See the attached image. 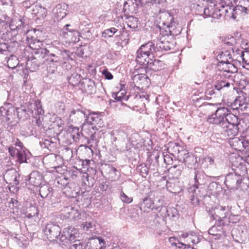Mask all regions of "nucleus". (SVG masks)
Masks as SVG:
<instances>
[{"instance_id": "1", "label": "nucleus", "mask_w": 249, "mask_h": 249, "mask_svg": "<svg viewBox=\"0 0 249 249\" xmlns=\"http://www.w3.org/2000/svg\"><path fill=\"white\" fill-rule=\"evenodd\" d=\"M70 57L69 51L65 49L61 50L58 47L50 46V53L47 59L50 63V66L47 67L48 72L50 73H54L58 65L69 60Z\"/></svg>"}, {"instance_id": "2", "label": "nucleus", "mask_w": 249, "mask_h": 249, "mask_svg": "<svg viewBox=\"0 0 249 249\" xmlns=\"http://www.w3.org/2000/svg\"><path fill=\"white\" fill-rule=\"evenodd\" d=\"M103 123L101 113L92 112L88 115L81 127L82 130L90 135V139L88 142L89 144L94 140L96 131L98 130V128L103 127Z\"/></svg>"}, {"instance_id": "3", "label": "nucleus", "mask_w": 249, "mask_h": 249, "mask_svg": "<svg viewBox=\"0 0 249 249\" xmlns=\"http://www.w3.org/2000/svg\"><path fill=\"white\" fill-rule=\"evenodd\" d=\"M43 44L39 40H34L29 44V47L32 50L31 52L36 58L41 60V62L47 61L50 53V46L48 49L42 48Z\"/></svg>"}, {"instance_id": "4", "label": "nucleus", "mask_w": 249, "mask_h": 249, "mask_svg": "<svg viewBox=\"0 0 249 249\" xmlns=\"http://www.w3.org/2000/svg\"><path fill=\"white\" fill-rule=\"evenodd\" d=\"M227 113H228V108L225 107H219L214 114L208 117V122L211 124H220L222 126L224 125L223 124H225V118Z\"/></svg>"}, {"instance_id": "5", "label": "nucleus", "mask_w": 249, "mask_h": 249, "mask_svg": "<svg viewBox=\"0 0 249 249\" xmlns=\"http://www.w3.org/2000/svg\"><path fill=\"white\" fill-rule=\"evenodd\" d=\"M242 180V176L236 173H231L226 177L225 184L229 189L237 190L239 188Z\"/></svg>"}, {"instance_id": "6", "label": "nucleus", "mask_w": 249, "mask_h": 249, "mask_svg": "<svg viewBox=\"0 0 249 249\" xmlns=\"http://www.w3.org/2000/svg\"><path fill=\"white\" fill-rule=\"evenodd\" d=\"M45 234L50 240L58 239L60 235L61 228L53 223H48L43 230Z\"/></svg>"}, {"instance_id": "7", "label": "nucleus", "mask_w": 249, "mask_h": 249, "mask_svg": "<svg viewBox=\"0 0 249 249\" xmlns=\"http://www.w3.org/2000/svg\"><path fill=\"white\" fill-rule=\"evenodd\" d=\"M232 54H231L228 51L222 52L221 54H219V58H222L224 56H229V59L231 60V62L236 61L241 63L243 50L236 48H232Z\"/></svg>"}, {"instance_id": "8", "label": "nucleus", "mask_w": 249, "mask_h": 249, "mask_svg": "<svg viewBox=\"0 0 249 249\" xmlns=\"http://www.w3.org/2000/svg\"><path fill=\"white\" fill-rule=\"evenodd\" d=\"M20 177L19 174L15 169L7 170L4 175L3 178L7 183L12 186L19 184L18 178Z\"/></svg>"}, {"instance_id": "9", "label": "nucleus", "mask_w": 249, "mask_h": 249, "mask_svg": "<svg viewBox=\"0 0 249 249\" xmlns=\"http://www.w3.org/2000/svg\"><path fill=\"white\" fill-rule=\"evenodd\" d=\"M86 112L81 109L72 110L70 115V120L75 124H79L87 118Z\"/></svg>"}, {"instance_id": "10", "label": "nucleus", "mask_w": 249, "mask_h": 249, "mask_svg": "<svg viewBox=\"0 0 249 249\" xmlns=\"http://www.w3.org/2000/svg\"><path fill=\"white\" fill-rule=\"evenodd\" d=\"M150 196L153 198V204L155 210H158L162 208L164 202V197L161 195L159 191H152L150 192Z\"/></svg>"}, {"instance_id": "11", "label": "nucleus", "mask_w": 249, "mask_h": 249, "mask_svg": "<svg viewBox=\"0 0 249 249\" xmlns=\"http://www.w3.org/2000/svg\"><path fill=\"white\" fill-rule=\"evenodd\" d=\"M205 174L201 170H195V184L193 187L189 188V191L196 193V189H199V186L204 184Z\"/></svg>"}, {"instance_id": "12", "label": "nucleus", "mask_w": 249, "mask_h": 249, "mask_svg": "<svg viewBox=\"0 0 249 249\" xmlns=\"http://www.w3.org/2000/svg\"><path fill=\"white\" fill-rule=\"evenodd\" d=\"M182 154L178 156V159L182 161L188 168H192V166L196 162V158L193 155H189L186 150L182 151Z\"/></svg>"}, {"instance_id": "13", "label": "nucleus", "mask_w": 249, "mask_h": 249, "mask_svg": "<svg viewBox=\"0 0 249 249\" xmlns=\"http://www.w3.org/2000/svg\"><path fill=\"white\" fill-rule=\"evenodd\" d=\"M157 45L161 49L170 50L174 47V40L169 36H163L160 38Z\"/></svg>"}, {"instance_id": "14", "label": "nucleus", "mask_w": 249, "mask_h": 249, "mask_svg": "<svg viewBox=\"0 0 249 249\" xmlns=\"http://www.w3.org/2000/svg\"><path fill=\"white\" fill-rule=\"evenodd\" d=\"M33 58L31 59H29L26 63L27 68L30 70L31 71H34L37 70L38 67L40 65L46 64L48 66H50L49 62L48 61H44L41 62V60L36 58V57L33 55Z\"/></svg>"}, {"instance_id": "15", "label": "nucleus", "mask_w": 249, "mask_h": 249, "mask_svg": "<svg viewBox=\"0 0 249 249\" xmlns=\"http://www.w3.org/2000/svg\"><path fill=\"white\" fill-rule=\"evenodd\" d=\"M68 8V5L65 3H62L56 5L53 10L55 18L58 20L63 19L67 14V12Z\"/></svg>"}, {"instance_id": "16", "label": "nucleus", "mask_w": 249, "mask_h": 249, "mask_svg": "<svg viewBox=\"0 0 249 249\" xmlns=\"http://www.w3.org/2000/svg\"><path fill=\"white\" fill-rule=\"evenodd\" d=\"M16 111L15 108L10 104H4L3 106L0 107V112L2 115L6 116V120L8 121L12 118V116L15 115Z\"/></svg>"}, {"instance_id": "17", "label": "nucleus", "mask_w": 249, "mask_h": 249, "mask_svg": "<svg viewBox=\"0 0 249 249\" xmlns=\"http://www.w3.org/2000/svg\"><path fill=\"white\" fill-rule=\"evenodd\" d=\"M231 208L229 206H218L216 209V213L214 219L218 221H222L227 217L230 212Z\"/></svg>"}, {"instance_id": "18", "label": "nucleus", "mask_w": 249, "mask_h": 249, "mask_svg": "<svg viewBox=\"0 0 249 249\" xmlns=\"http://www.w3.org/2000/svg\"><path fill=\"white\" fill-rule=\"evenodd\" d=\"M228 59L226 60H221L218 64L219 67L224 72L227 74L233 73V71L235 69L234 64L231 63Z\"/></svg>"}, {"instance_id": "19", "label": "nucleus", "mask_w": 249, "mask_h": 249, "mask_svg": "<svg viewBox=\"0 0 249 249\" xmlns=\"http://www.w3.org/2000/svg\"><path fill=\"white\" fill-rule=\"evenodd\" d=\"M152 198H151V196H150L149 193L148 197L144 198L142 202L140 203V209L141 210H143L144 212H147L149 210H154L155 208Z\"/></svg>"}, {"instance_id": "20", "label": "nucleus", "mask_w": 249, "mask_h": 249, "mask_svg": "<svg viewBox=\"0 0 249 249\" xmlns=\"http://www.w3.org/2000/svg\"><path fill=\"white\" fill-rule=\"evenodd\" d=\"M231 10V8H230ZM248 9L242 5H237L231 9V16H229L233 19H236L238 17L247 14Z\"/></svg>"}, {"instance_id": "21", "label": "nucleus", "mask_w": 249, "mask_h": 249, "mask_svg": "<svg viewBox=\"0 0 249 249\" xmlns=\"http://www.w3.org/2000/svg\"><path fill=\"white\" fill-rule=\"evenodd\" d=\"M139 49L141 50L142 52L148 54L150 57L153 58L155 57V47L153 42H148L142 45Z\"/></svg>"}, {"instance_id": "22", "label": "nucleus", "mask_w": 249, "mask_h": 249, "mask_svg": "<svg viewBox=\"0 0 249 249\" xmlns=\"http://www.w3.org/2000/svg\"><path fill=\"white\" fill-rule=\"evenodd\" d=\"M153 58L148 55V54L142 52L141 50L138 49L137 52L136 61L142 65H146L148 64L149 60Z\"/></svg>"}, {"instance_id": "23", "label": "nucleus", "mask_w": 249, "mask_h": 249, "mask_svg": "<svg viewBox=\"0 0 249 249\" xmlns=\"http://www.w3.org/2000/svg\"><path fill=\"white\" fill-rule=\"evenodd\" d=\"M167 150L169 153L174 156H177L178 158L179 155L182 154V151L185 150L178 143H169Z\"/></svg>"}, {"instance_id": "24", "label": "nucleus", "mask_w": 249, "mask_h": 249, "mask_svg": "<svg viewBox=\"0 0 249 249\" xmlns=\"http://www.w3.org/2000/svg\"><path fill=\"white\" fill-rule=\"evenodd\" d=\"M42 176L38 172L34 171L29 176V182L34 186H37L41 184Z\"/></svg>"}, {"instance_id": "25", "label": "nucleus", "mask_w": 249, "mask_h": 249, "mask_svg": "<svg viewBox=\"0 0 249 249\" xmlns=\"http://www.w3.org/2000/svg\"><path fill=\"white\" fill-rule=\"evenodd\" d=\"M222 126L223 131L226 134L231 138L235 136L238 133L237 125H233L232 124H227L226 123L223 124Z\"/></svg>"}, {"instance_id": "26", "label": "nucleus", "mask_w": 249, "mask_h": 249, "mask_svg": "<svg viewBox=\"0 0 249 249\" xmlns=\"http://www.w3.org/2000/svg\"><path fill=\"white\" fill-rule=\"evenodd\" d=\"M164 16L167 19V20L163 22V24L164 25L167 26V27L170 29L169 31L171 33L175 29L176 26L177 24L175 21L174 18L169 13L165 14Z\"/></svg>"}, {"instance_id": "27", "label": "nucleus", "mask_w": 249, "mask_h": 249, "mask_svg": "<svg viewBox=\"0 0 249 249\" xmlns=\"http://www.w3.org/2000/svg\"><path fill=\"white\" fill-rule=\"evenodd\" d=\"M83 85V89L86 92L92 94L95 89V83L91 79H86L85 81L82 83Z\"/></svg>"}, {"instance_id": "28", "label": "nucleus", "mask_w": 249, "mask_h": 249, "mask_svg": "<svg viewBox=\"0 0 249 249\" xmlns=\"http://www.w3.org/2000/svg\"><path fill=\"white\" fill-rule=\"evenodd\" d=\"M163 62L159 60L151 59L148 62V64H146L148 68L154 71H158L161 69L163 66Z\"/></svg>"}, {"instance_id": "29", "label": "nucleus", "mask_w": 249, "mask_h": 249, "mask_svg": "<svg viewBox=\"0 0 249 249\" xmlns=\"http://www.w3.org/2000/svg\"><path fill=\"white\" fill-rule=\"evenodd\" d=\"M230 110L228 109V113L225 118V122L227 124H232L233 125H238L239 124L238 117L230 113Z\"/></svg>"}, {"instance_id": "30", "label": "nucleus", "mask_w": 249, "mask_h": 249, "mask_svg": "<svg viewBox=\"0 0 249 249\" xmlns=\"http://www.w3.org/2000/svg\"><path fill=\"white\" fill-rule=\"evenodd\" d=\"M93 245L96 247L95 249H105L106 244L105 241L101 237H95L91 239Z\"/></svg>"}, {"instance_id": "31", "label": "nucleus", "mask_w": 249, "mask_h": 249, "mask_svg": "<svg viewBox=\"0 0 249 249\" xmlns=\"http://www.w3.org/2000/svg\"><path fill=\"white\" fill-rule=\"evenodd\" d=\"M197 190L198 189H196V193L194 192L189 191V193L191 194L190 196L191 203L194 206H198L199 204V196L201 197V196L199 195V193H200V191Z\"/></svg>"}, {"instance_id": "32", "label": "nucleus", "mask_w": 249, "mask_h": 249, "mask_svg": "<svg viewBox=\"0 0 249 249\" xmlns=\"http://www.w3.org/2000/svg\"><path fill=\"white\" fill-rule=\"evenodd\" d=\"M53 190L52 187L48 185H42L39 189V194L42 198L47 197Z\"/></svg>"}, {"instance_id": "33", "label": "nucleus", "mask_w": 249, "mask_h": 249, "mask_svg": "<svg viewBox=\"0 0 249 249\" xmlns=\"http://www.w3.org/2000/svg\"><path fill=\"white\" fill-rule=\"evenodd\" d=\"M16 113L18 118L19 119L25 120L29 117V114L26 108L24 107H20L17 108L16 109Z\"/></svg>"}, {"instance_id": "34", "label": "nucleus", "mask_w": 249, "mask_h": 249, "mask_svg": "<svg viewBox=\"0 0 249 249\" xmlns=\"http://www.w3.org/2000/svg\"><path fill=\"white\" fill-rule=\"evenodd\" d=\"M81 77L80 74L74 73H73L69 78V82L73 86H76L80 83Z\"/></svg>"}, {"instance_id": "35", "label": "nucleus", "mask_w": 249, "mask_h": 249, "mask_svg": "<svg viewBox=\"0 0 249 249\" xmlns=\"http://www.w3.org/2000/svg\"><path fill=\"white\" fill-rule=\"evenodd\" d=\"M71 133V137L72 138L74 141H77L80 138V132L78 127L71 126L69 129Z\"/></svg>"}, {"instance_id": "36", "label": "nucleus", "mask_w": 249, "mask_h": 249, "mask_svg": "<svg viewBox=\"0 0 249 249\" xmlns=\"http://www.w3.org/2000/svg\"><path fill=\"white\" fill-rule=\"evenodd\" d=\"M127 26L133 29H136L138 26V19L134 17H129L128 18Z\"/></svg>"}, {"instance_id": "37", "label": "nucleus", "mask_w": 249, "mask_h": 249, "mask_svg": "<svg viewBox=\"0 0 249 249\" xmlns=\"http://www.w3.org/2000/svg\"><path fill=\"white\" fill-rule=\"evenodd\" d=\"M117 32L118 30L114 27L106 29L102 32V37L104 38L111 37Z\"/></svg>"}, {"instance_id": "38", "label": "nucleus", "mask_w": 249, "mask_h": 249, "mask_svg": "<svg viewBox=\"0 0 249 249\" xmlns=\"http://www.w3.org/2000/svg\"><path fill=\"white\" fill-rule=\"evenodd\" d=\"M230 83L227 81L220 80L217 82L215 85H214V88L217 91H219L225 88L229 87Z\"/></svg>"}, {"instance_id": "39", "label": "nucleus", "mask_w": 249, "mask_h": 249, "mask_svg": "<svg viewBox=\"0 0 249 249\" xmlns=\"http://www.w3.org/2000/svg\"><path fill=\"white\" fill-rule=\"evenodd\" d=\"M114 98L118 101H121L122 100L126 101L128 99V96L126 95L125 90L122 89L115 94Z\"/></svg>"}, {"instance_id": "40", "label": "nucleus", "mask_w": 249, "mask_h": 249, "mask_svg": "<svg viewBox=\"0 0 249 249\" xmlns=\"http://www.w3.org/2000/svg\"><path fill=\"white\" fill-rule=\"evenodd\" d=\"M18 64V59L16 56L11 55L7 60V66L11 69L15 68Z\"/></svg>"}, {"instance_id": "41", "label": "nucleus", "mask_w": 249, "mask_h": 249, "mask_svg": "<svg viewBox=\"0 0 249 249\" xmlns=\"http://www.w3.org/2000/svg\"><path fill=\"white\" fill-rule=\"evenodd\" d=\"M224 10L227 12V9H224V7L221 9L217 7L214 8V9H213L212 17L214 18H219L222 16Z\"/></svg>"}, {"instance_id": "42", "label": "nucleus", "mask_w": 249, "mask_h": 249, "mask_svg": "<svg viewBox=\"0 0 249 249\" xmlns=\"http://www.w3.org/2000/svg\"><path fill=\"white\" fill-rule=\"evenodd\" d=\"M84 243L82 241L75 240L72 242L69 249H83Z\"/></svg>"}, {"instance_id": "43", "label": "nucleus", "mask_w": 249, "mask_h": 249, "mask_svg": "<svg viewBox=\"0 0 249 249\" xmlns=\"http://www.w3.org/2000/svg\"><path fill=\"white\" fill-rule=\"evenodd\" d=\"M63 234H62L60 237H59V241L60 242H63L65 239H69V241H72L75 238V236L74 234L71 233L69 234V232L68 231H64Z\"/></svg>"}, {"instance_id": "44", "label": "nucleus", "mask_w": 249, "mask_h": 249, "mask_svg": "<svg viewBox=\"0 0 249 249\" xmlns=\"http://www.w3.org/2000/svg\"><path fill=\"white\" fill-rule=\"evenodd\" d=\"M241 62L247 65H249V47L243 51Z\"/></svg>"}, {"instance_id": "45", "label": "nucleus", "mask_w": 249, "mask_h": 249, "mask_svg": "<svg viewBox=\"0 0 249 249\" xmlns=\"http://www.w3.org/2000/svg\"><path fill=\"white\" fill-rule=\"evenodd\" d=\"M138 169L142 177L145 178L148 175L149 169L146 164H142L140 165L138 167Z\"/></svg>"}, {"instance_id": "46", "label": "nucleus", "mask_w": 249, "mask_h": 249, "mask_svg": "<svg viewBox=\"0 0 249 249\" xmlns=\"http://www.w3.org/2000/svg\"><path fill=\"white\" fill-rule=\"evenodd\" d=\"M169 241L171 243V244H172V245H174L175 246H177V247H178L179 248H181V247L180 246H179V245H181V246H184L185 247L184 249L186 248L187 245H185V244H184L183 243L179 242L178 240L176 237H170L169 239Z\"/></svg>"}, {"instance_id": "47", "label": "nucleus", "mask_w": 249, "mask_h": 249, "mask_svg": "<svg viewBox=\"0 0 249 249\" xmlns=\"http://www.w3.org/2000/svg\"><path fill=\"white\" fill-rule=\"evenodd\" d=\"M18 160L19 163H23L26 162V156L24 151H18L17 156Z\"/></svg>"}, {"instance_id": "48", "label": "nucleus", "mask_w": 249, "mask_h": 249, "mask_svg": "<svg viewBox=\"0 0 249 249\" xmlns=\"http://www.w3.org/2000/svg\"><path fill=\"white\" fill-rule=\"evenodd\" d=\"M235 105L239 107L245 105V95H242L237 97L234 101Z\"/></svg>"}, {"instance_id": "49", "label": "nucleus", "mask_w": 249, "mask_h": 249, "mask_svg": "<svg viewBox=\"0 0 249 249\" xmlns=\"http://www.w3.org/2000/svg\"><path fill=\"white\" fill-rule=\"evenodd\" d=\"M175 184L172 182H167L166 187L168 191L172 193H177L178 192V189L175 188Z\"/></svg>"}, {"instance_id": "50", "label": "nucleus", "mask_w": 249, "mask_h": 249, "mask_svg": "<svg viewBox=\"0 0 249 249\" xmlns=\"http://www.w3.org/2000/svg\"><path fill=\"white\" fill-rule=\"evenodd\" d=\"M120 198L122 201L125 203H131L133 199L131 197H128L126 196L124 192H122L120 195Z\"/></svg>"}, {"instance_id": "51", "label": "nucleus", "mask_w": 249, "mask_h": 249, "mask_svg": "<svg viewBox=\"0 0 249 249\" xmlns=\"http://www.w3.org/2000/svg\"><path fill=\"white\" fill-rule=\"evenodd\" d=\"M204 162L209 165H213L215 164L214 158L209 156H206L204 158Z\"/></svg>"}, {"instance_id": "52", "label": "nucleus", "mask_w": 249, "mask_h": 249, "mask_svg": "<svg viewBox=\"0 0 249 249\" xmlns=\"http://www.w3.org/2000/svg\"><path fill=\"white\" fill-rule=\"evenodd\" d=\"M213 9V8L212 6L205 8L204 10V14L208 17H212Z\"/></svg>"}, {"instance_id": "53", "label": "nucleus", "mask_w": 249, "mask_h": 249, "mask_svg": "<svg viewBox=\"0 0 249 249\" xmlns=\"http://www.w3.org/2000/svg\"><path fill=\"white\" fill-rule=\"evenodd\" d=\"M8 151L12 157H16L17 156V152L19 151L14 147H9L8 148Z\"/></svg>"}, {"instance_id": "54", "label": "nucleus", "mask_w": 249, "mask_h": 249, "mask_svg": "<svg viewBox=\"0 0 249 249\" xmlns=\"http://www.w3.org/2000/svg\"><path fill=\"white\" fill-rule=\"evenodd\" d=\"M102 73L104 75L105 78L108 80H111L113 78L112 74L107 70H104L103 71Z\"/></svg>"}, {"instance_id": "55", "label": "nucleus", "mask_w": 249, "mask_h": 249, "mask_svg": "<svg viewBox=\"0 0 249 249\" xmlns=\"http://www.w3.org/2000/svg\"><path fill=\"white\" fill-rule=\"evenodd\" d=\"M65 211L67 212L69 216H71L72 214H74L76 212V210L71 207H67L65 208Z\"/></svg>"}, {"instance_id": "56", "label": "nucleus", "mask_w": 249, "mask_h": 249, "mask_svg": "<svg viewBox=\"0 0 249 249\" xmlns=\"http://www.w3.org/2000/svg\"><path fill=\"white\" fill-rule=\"evenodd\" d=\"M134 79H139L140 81H147V77L144 74H138L134 76Z\"/></svg>"}, {"instance_id": "57", "label": "nucleus", "mask_w": 249, "mask_h": 249, "mask_svg": "<svg viewBox=\"0 0 249 249\" xmlns=\"http://www.w3.org/2000/svg\"><path fill=\"white\" fill-rule=\"evenodd\" d=\"M188 241H190L193 244H196L198 242V238H197L196 233H195V235L194 236H190L188 239H187Z\"/></svg>"}, {"instance_id": "58", "label": "nucleus", "mask_w": 249, "mask_h": 249, "mask_svg": "<svg viewBox=\"0 0 249 249\" xmlns=\"http://www.w3.org/2000/svg\"><path fill=\"white\" fill-rule=\"evenodd\" d=\"M35 109L36 110L37 113L38 114H43L44 113V110L42 109L40 103L36 105V108H35Z\"/></svg>"}, {"instance_id": "59", "label": "nucleus", "mask_w": 249, "mask_h": 249, "mask_svg": "<svg viewBox=\"0 0 249 249\" xmlns=\"http://www.w3.org/2000/svg\"><path fill=\"white\" fill-rule=\"evenodd\" d=\"M146 96H147V95H145L144 94H139L135 96V99L136 100L142 99V101H143L144 100H147V98Z\"/></svg>"}, {"instance_id": "60", "label": "nucleus", "mask_w": 249, "mask_h": 249, "mask_svg": "<svg viewBox=\"0 0 249 249\" xmlns=\"http://www.w3.org/2000/svg\"><path fill=\"white\" fill-rule=\"evenodd\" d=\"M216 229H217L216 227H215V226L212 227V228L211 229H210L209 231V234L213 235H215V236L218 235V234L215 232Z\"/></svg>"}, {"instance_id": "61", "label": "nucleus", "mask_w": 249, "mask_h": 249, "mask_svg": "<svg viewBox=\"0 0 249 249\" xmlns=\"http://www.w3.org/2000/svg\"><path fill=\"white\" fill-rule=\"evenodd\" d=\"M195 235V232H193V231H191L189 233H183L182 234V237L183 238H187V239L189 238V237H190V236H194Z\"/></svg>"}, {"instance_id": "62", "label": "nucleus", "mask_w": 249, "mask_h": 249, "mask_svg": "<svg viewBox=\"0 0 249 249\" xmlns=\"http://www.w3.org/2000/svg\"><path fill=\"white\" fill-rule=\"evenodd\" d=\"M17 28H21L23 27L24 22L22 19H18V21L17 22Z\"/></svg>"}, {"instance_id": "63", "label": "nucleus", "mask_w": 249, "mask_h": 249, "mask_svg": "<svg viewBox=\"0 0 249 249\" xmlns=\"http://www.w3.org/2000/svg\"><path fill=\"white\" fill-rule=\"evenodd\" d=\"M134 0L136 1V0ZM133 0H127V1L124 2V11L126 10V5H128V6H130L131 4H134V2H133Z\"/></svg>"}, {"instance_id": "64", "label": "nucleus", "mask_w": 249, "mask_h": 249, "mask_svg": "<svg viewBox=\"0 0 249 249\" xmlns=\"http://www.w3.org/2000/svg\"><path fill=\"white\" fill-rule=\"evenodd\" d=\"M14 142L15 145L16 146H18L20 148H22L23 147V143L18 139H16Z\"/></svg>"}]
</instances>
